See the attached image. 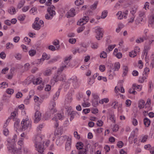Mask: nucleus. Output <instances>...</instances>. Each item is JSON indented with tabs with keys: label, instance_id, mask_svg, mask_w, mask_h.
Returning <instances> with one entry per match:
<instances>
[{
	"label": "nucleus",
	"instance_id": "1",
	"mask_svg": "<svg viewBox=\"0 0 154 154\" xmlns=\"http://www.w3.org/2000/svg\"><path fill=\"white\" fill-rule=\"evenodd\" d=\"M17 140V135L15 134L13 137L12 140L9 139H7V141L5 142L6 144L8 150L12 153V154H22V152L20 150H18L15 148L14 143Z\"/></svg>",
	"mask_w": 154,
	"mask_h": 154
},
{
	"label": "nucleus",
	"instance_id": "2",
	"mask_svg": "<svg viewBox=\"0 0 154 154\" xmlns=\"http://www.w3.org/2000/svg\"><path fill=\"white\" fill-rule=\"evenodd\" d=\"M42 139V137L40 135H38L35 136L33 139L36 150L41 154H42L44 152L43 147L41 143Z\"/></svg>",
	"mask_w": 154,
	"mask_h": 154
},
{
	"label": "nucleus",
	"instance_id": "3",
	"mask_svg": "<svg viewBox=\"0 0 154 154\" xmlns=\"http://www.w3.org/2000/svg\"><path fill=\"white\" fill-rule=\"evenodd\" d=\"M55 105V102L54 101H51L50 102L48 107L49 110L45 113V115L44 117L45 120L49 118L51 115L57 112V110L54 107Z\"/></svg>",
	"mask_w": 154,
	"mask_h": 154
},
{
	"label": "nucleus",
	"instance_id": "4",
	"mask_svg": "<svg viewBox=\"0 0 154 154\" xmlns=\"http://www.w3.org/2000/svg\"><path fill=\"white\" fill-rule=\"evenodd\" d=\"M89 20V18L88 16H85L82 19H80L79 21L77 22V24L78 25L82 26L78 29L77 32L78 33L82 32L84 29L85 27L82 25L86 24L88 21Z\"/></svg>",
	"mask_w": 154,
	"mask_h": 154
},
{
	"label": "nucleus",
	"instance_id": "5",
	"mask_svg": "<svg viewBox=\"0 0 154 154\" xmlns=\"http://www.w3.org/2000/svg\"><path fill=\"white\" fill-rule=\"evenodd\" d=\"M43 26V21L42 20H39L38 17H36L34 23L32 24V28L35 30H38L40 29L41 27Z\"/></svg>",
	"mask_w": 154,
	"mask_h": 154
},
{
	"label": "nucleus",
	"instance_id": "6",
	"mask_svg": "<svg viewBox=\"0 0 154 154\" xmlns=\"http://www.w3.org/2000/svg\"><path fill=\"white\" fill-rule=\"evenodd\" d=\"M65 77V75L64 74H60L59 72L54 75L53 78L51 80V83L54 84L55 82H57L58 81H63L64 78Z\"/></svg>",
	"mask_w": 154,
	"mask_h": 154
},
{
	"label": "nucleus",
	"instance_id": "7",
	"mask_svg": "<svg viewBox=\"0 0 154 154\" xmlns=\"http://www.w3.org/2000/svg\"><path fill=\"white\" fill-rule=\"evenodd\" d=\"M94 32L96 33V38L98 40H100L103 37V30L99 26L95 27L94 28Z\"/></svg>",
	"mask_w": 154,
	"mask_h": 154
},
{
	"label": "nucleus",
	"instance_id": "8",
	"mask_svg": "<svg viewBox=\"0 0 154 154\" xmlns=\"http://www.w3.org/2000/svg\"><path fill=\"white\" fill-rule=\"evenodd\" d=\"M21 126L22 127V130H25L28 128H31V123L30 121L28 119L26 118V119H23L21 122Z\"/></svg>",
	"mask_w": 154,
	"mask_h": 154
},
{
	"label": "nucleus",
	"instance_id": "9",
	"mask_svg": "<svg viewBox=\"0 0 154 154\" xmlns=\"http://www.w3.org/2000/svg\"><path fill=\"white\" fill-rule=\"evenodd\" d=\"M70 82H72V85L74 88H77L79 85L78 82V79L77 77L75 76H72L70 79L68 80Z\"/></svg>",
	"mask_w": 154,
	"mask_h": 154
},
{
	"label": "nucleus",
	"instance_id": "10",
	"mask_svg": "<svg viewBox=\"0 0 154 154\" xmlns=\"http://www.w3.org/2000/svg\"><path fill=\"white\" fill-rule=\"evenodd\" d=\"M148 40L146 41L145 43L144 46L149 47L150 48V45L154 43V36L152 35H150L148 36Z\"/></svg>",
	"mask_w": 154,
	"mask_h": 154
},
{
	"label": "nucleus",
	"instance_id": "11",
	"mask_svg": "<svg viewBox=\"0 0 154 154\" xmlns=\"http://www.w3.org/2000/svg\"><path fill=\"white\" fill-rule=\"evenodd\" d=\"M128 10H126L122 13L121 11H119L117 14L116 15L119 19H121L123 17L126 18L127 15L128 14Z\"/></svg>",
	"mask_w": 154,
	"mask_h": 154
},
{
	"label": "nucleus",
	"instance_id": "12",
	"mask_svg": "<svg viewBox=\"0 0 154 154\" xmlns=\"http://www.w3.org/2000/svg\"><path fill=\"white\" fill-rule=\"evenodd\" d=\"M75 15V10L73 8H72L68 11L66 15L67 18H70L71 17H73Z\"/></svg>",
	"mask_w": 154,
	"mask_h": 154
},
{
	"label": "nucleus",
	"instance_id": "13",
	"mask_svg": "<svg viewBox=\"0 0 154 154\" xmlns=\"http://www.w3.org/2000/svg\"><path fill=\"white\" fill-rule=\"evenodd\" d=\"M65 140V137L63 136H61L57 140L56 143L58 146H60L64 143Z\"/></svg>",
	"mask_w": 154,
	"mask_h": 154
},
{
	"label": "nucleus",
	"instance_id": "14",
	"mask_svg": "<svg viewBox=\"0 0 154 154\" xmlns=\"http://www.w3.org/2000/svg\"><path fill=\"white\" fill-rule=\"evenodd\" d=\"M41 114L38 111L36 112L35 114V119L34 120V122L35 123L38 122L41 119Z\"/></svg>",
	"mask_w": 154,
	"mask_h": 154
},
{
	"label": "nucleus",
	"instance_id": "15",
	"mask_svg": "<svg viewBox=\"0 0 154 154\" xmlns=\"http://www.w3.org/2000/svg\"><path fill=\"white\" fill-rule=\"evenodd\" d=\"M72 140L70 138H68L66 143V151H69L71 149Z\"/></svg>",
	"mask_w": 154,
	"mask_h": 154
},
{
	"label": "nucleus",
	"instance_id": "16",
	"mask_svg": "<svg viewBox=\"0 0 154 154\" xmlns=\"http://www.w3.org/2000/svg\"><path fill=\"white\" fill-rule=\"evenodd\" d=\"M18 109H16L11 114V116L10 118H11V119H12L13 120H15L17 119L16 117L17 115V111Z\"/></svg>",
	"mask_w": 154,
	"mask_h": 154
},
{
	"label": "nucleus",
	"instance_id": "17",
	"mask_svg": "<svg viewBox=\"0 0 154 154\" xmlns=\"http://www.w3.org/2000/svg\"><path fill=\"white\" fill-rule=\"evenodd\" d=\"M143 123L146 127H148L150 125V121L147 118H145L143 119Z\"/></svg>",
	"mask_w": 154,
	"mask_h": 154
},
{
	"label": "nucleus",
	"instance_id": "18",
	"mask_svg": "<svg viewBox=\"0 0 154 154\" xmlns=\"http://www.w3.org/2000/svg\"><path fill=\"white\" fill-rule=\"evenodd\" d=\"M76 146L77 149L78 150H81L83 149L84 144L82 142H79L77 143Z\"/></svg>",
	"mask_w": 154,
	"mask_h": 154
},
{
	"label": "nucleus",
	"instance_id": "19",
	"mask_svg": "<svg viewBox=\"0 0 154 154\" xmlns=\"http://www.w3.org/2000/svg\"><path fill=\"white\" fill-rule=\"evenodd\" d=\"M60 91L59 89L56 92L55 94L54 95L53 100L51 101H51H54L55 102V101L57 100L59 95L60 94Z\"/></svg>",
	"mask_w": 154,
	"mask_h": 154
},
{
	"label": "nucleus",
	"instance_id": "20",
	"mask_svg": "<svg viewBox=\"0 0 154 154\" xmlns=\"http://www.w3.org/2000/svg\"><path fill=\"white\" fill-rule=\"evenodd\" d=\"M116 46V45H109L108 46V48L106 49V51L107 53L109 52L110 51H112L113 49V48L115 47Z\"/></svg>",
	"mask_w": 154,
	"mask_h": 154
},
{
	"label": "nucleus",
	"instance_id": "21",
	"mask_svg": "<svg viewBox=\"0 0 154 154\" xmlns=\"http://www.w3.org/2000/svg\"><path fill=\"white\" fill-rule=\"evenodd\" d=\"M55 117H56V118H53L52 119L53 120H56V119H59L60 120H62L63 118V115H62L60 113H57V114H56L55 115Z\"/></svg>",
	"mask_w": 154,
	"mask_h": 154
},
{
	"label": "nucleus",
	"instance_id": "22",
	"mask_svg": "<svg viewBox=\"0 0 154 154\" xmlns=\"http://www.w3.org/2000/svg\"><path fill=\"white\" fill-rule=\"evenodd\" d=\"M29 12L31 14L35 15L37 14V8L35 7H34L32 8L29 11Z\"/></svg>",
	"mask_w": 154,
	"mask_h": 154
},
{
	"label": "nucleus",
	"instance_id": "23",
	"mask_svg": "<svg viewBox=\"0 0 154 154\" xmlns=\"http://www.w3.org/2000/svg\"><path fill=\"white\" fill-rule=\"evenodd\" d=\"M123 73L122 74V76H126L128 73V68L127 66H124L123 68Z\"/></svg>",
	"mask_w": 154,
	"mask_h": 154
},
{
	"label": "nucleus",
	"instance_id": "24",
	"mask_svg": "<svg viewBox=\"0 0 154 154\" xmlns=\"http://www.w3.org/2000/svg\"><path fill=\"white\" fill-rule=\"evenodd\" d=\"M145 103V102L143 100H140L138 103V107L140 109L143 108L144 107Z\"/></svg>",
	"mask_w": 154,
	"mask_h": 154
},
{
	"label": "nucleus",
	"instance_id": "25",
	"mask_svg": "<svg viewBox=\"0 0 154 154\" xmlns=\"http://www.w3.org/2000/svg\"><path fill=\"white\" fill-rule=\"evenodd\" d=\"M124 27V25L122 23H119L118 25V28L116 29V31L118 33Z\"/></svg>",
	"mask_w": 154,
	"mask_h": 154
},
{
	"label": "nucleus",
	"instance_id": "26",
	"mask_svg": "<svg viewBox=\"0 0 154 154\" xmlns=\"http://www.w3.org/2000/svg\"><path fill=\"white\" fill-rule=\"evenodd\" d=\"M50 58L49 56H48V55L45 53H44L43 54L42 56V58L40 59V60L41 61L42 60L43 61L45 60H48Z\"/></svg>",
	"mask_w": 154,
	"mask_h": 154
},
{
	"label": "nucleus",
	"instance_id": "27",
	"mask_svg": "<svg viewBox=\"0 0 154 154\" xmlns=\"http://www.w3.org/2000/svg\"><path fill=\"white\" fill-rule=\"evenodd\" d=\"M150 49L149 47L146 46V47L144 46V49L143 50V56H145V58L146 57V56L147 55L148 50Z\"/></svg>",
	"mask_w": 154,
	"mask_h": 154
},
{
	"label": "nucleus",
	"instance_id": "28",
	"mask_svg": "<svg viewBox=\"0 0 154 154\" xmlns=\"http://www.w3.org/2000/svg\"><path fill=\"white\" fill-rule=\"evenodd\" d=\"M135 136V131H133L131 132L130 136L129 137V140H131V143H132V140L133 139V138Z\"/></svg>",
	"mask_w": 154,
	"mask_h": 154
},
{
	"label": "nucleus",
	"instance_id": "29",
	"mask_svg": "<svg viewBox=\"0 0 154 154\" xmlns=\"http://www.w3.org/2000/svg\"><path fill=\"white\" fill-rule=\"evenodd\" d=\"M9 13L11 14H14L16 12L15 8L14 7H11L8 11Z\"/></svg>",
	"mask_w": 154,
	"mask_h": 154
},
{
	"label": "nucleus",
	"instance_id": "30",
	"mask_svg": "<svg viewBox=\"0 0 154 154\" xmlns=\"http://www.w3.org/2000/svg\"><path fill=\"white\" fill-rule=\"evenodd\" d=\"M42 81L41 80H40L39 78H37L36 79H34L33 82V83L34 85H38L39 84L42 82Z\"/></svg>",
	"mask_w": 154,
	"mask_h": 154
},
{
	"label": "nucleus",
	"instance_id": "31",
	"mask_svg": "<svg viewBox=\"0 0 154 154\" xmlns=\"http://www.w3.org/2000/svg\"><path fill=\"white\" fill-rule=\"evenodd\" d=\"M15 121V122L14 124V127L16 128H19V124H20V121L18 119H17Z\"/></svg>",
	"mask_w": 154,
	"mask_h": 154
},
{
	"label": "nucleus",
	"instance_id": "32",
	"mask_svg": "<svg viewBox=\"0 0 154 154\" xmlns=\"http://www.w3.org/2000/svg\"><path fill=\"white\" fill-rule=\"evenodd\" d=\"M107 11H104L102 13L101 17L102 19H104L107 15Z\"/></svg>",
	"mask_w": 154,
	"mask_h": 154
},
{
	"label": "nucleus",
	"instance_id": "33",
	"mask_svg": "<svg viewBox=\"0 0 154 154\" xmlns=\"http://www.w3.org/2000/svg\"><path fill=\"white\" fill-rule=\"evenodd\" d=\"M25 2V1L24 0H23L20 1L18 5V8H20L23 6Z\"/></svg>",
	"mask_w": 154,
	"mask_h": 154
},
{
	"label": "nucleus",
	"instance_id": "34",
	"mask_svg": "<svg viewBox=\"0 0 154 154\" xmlns=\"http://www.w3.org/2000/svg\"><path fill=\"white\" fill-rule=\"evenodd\" d=\"M29 53L30 56L32 57L35 54L36 51L34 49L31 50L29 51Z\"/></svg>",
	"mask_w": 154,
	"mask_h": 154
},
{
	"label": "nucleus",
	"instance_id": "35",
	"mask_svg": "<svg viewBox=\"0 0 154 154\" xmlns=\"http://www.w3.org/2000/svg\"><path fill=\"white\" fill-rule=\"evenodd\" d=\"M98 4V2L97 1L95 2L91 6V8L93 10H94L96 8L97 4Z\"/></svg>",
	"mask_w": 154,
	"mask_h": 154
},
{
	"label": "nucleus",
	"instance_id": "36",
	"mask_svg": "<svg viewBox=\"0 0 154 154\" xmlns=\"http://www.w3.org/2000/svg\"><path fill=\"white\" fill-rule=\"evenodd\" d=\"M52 74L51 70L50 69H47L44 72V74L45 75L48 76Z\"/></svg>",
	"mask_w": 154,
	"mask_h": 154
},
{
	"label": "nucleus",
	"instance_id": "37",
	"mask_svg": "<svg viewBox=\"0 0 154 154\" xmlns=\"http://www.w3.org/2000/svg\"><path fill=\"white\" fill-rule=\"evenodd\" d=\"M137 8L136 7L132 8L131 10L130 11V12L132 15H134V14L137 11Z\"/></svg>",
	"mask_w": 154,
	"mask_h": 154
},
{
	"label": "nucleus",
	"instance_id": "38",
	"mask_svg": "<svg viewBox=\"0 0 154 154\" xmlns=\"http://www.w3.org/2000/svg\"><path fill=\"white\" fill-rule=\"evenodd\" d=\"M109 101V100L107 98H104L100 101V104H103L104 102L107 103Z\"/></svg>",
	"mask_w": 154,
	"mask_h": 154
},
{
	"label": "nucleus",
	"instance_id": "39",
	"mask_svg": "<svg viewBox=\"0 0 154 154\" xmlns=\"http://www.w3.org/2000/svg\"><path fill=\"white\" fill-rule=\"evenodd\" d=\"M14 45L12 43L10 42L8 43L6 45V48L7 49L12 48H13Z\"/></svg>",
	"mask_w": 154,
	"mask_h": 154
},
{
	"label": "nucleus",
	"instance_id": "40",
	"mask_svg": "<svg viewBox=\"0 0 154 154\" xmlns=\"http://www.w3.org/2000/svg\"><path fill=\"white\" fill-rule=\"evenodd\" d=\"M8 83H7L5 82H2L0 85V88H6L5 86L6 85L7 86V87H8Z\"/></svg>",
	"mask_w": 154,
	"mask_h": 154
},
{
	"label": "nucleus",
	"instance_id": "41",
	"mask_svg": "<svg viewBox=\"0 0 154 154\" xmlns=\"http://www.w3.org/2000/svg\"><path fill=\"white\" fill-rule=\"evenodd\" d=\"M120 65L119 62L115 63L114 65L115 69L116 70H118L120 68Z\"/></svg>",
	"mask_w": 154,
	"mask_h": 154
},
{
	"label": "nucleus",
	"instance_id": "42",
	"mask_svg": "<svg viewBox=\"0 0 154 154\" xmlns=\"http://www.w3.org/2000/svg\"><path fill=\"white\" fill-rule=\"evenodd\" d=\"M67 66L65 64L64 65H63L60 68H59L57 72H59L62 71L64 69L66 68Z\"/></svg>",
	"mask_w": 154,
	"mask_h": 154
},
{
	"label": "nucleus",
	"instance_id": "43",
	"mask_svg": "<svg viewBox=\"0 0 154 154\" xmlns=\"http://www.w3.org/2000/svg\"><path fill=\"white\" fill-rule=\"evenodd\" d=\"M77 113L76 112L72 111L70 113V121H71L74 118V116Z\"/></svg>",
	"mask_w": 154,
	"mask_h": 154
},
{
	"label": "nucleus",
	"instance_id": "44",
	"mask_svg": "<svg viewBox=\"0 0 154 154\" xmlns=\"http://www.w3.org/2000/svg\"><path fill=\"white\" fill-rule=\"evenodd\" d=\"M75 4L77 6H79L81 5L83 3L82 0H76L75 2Z\"/></svg>",
	"mask_w": 154,
	"mask_h": 154
},
{
	"label": "nucleus",
	"instance_id": "45",
	"mask_svg": "<svg viewBox=\"0 0 154 154\" xmlns=\"http://www.w3.org/2000/svg\"><path fill=\"white\" fill-rule=\"evenodd\" d=\"M146 79V76L140 77L139 78V81L141 83H143L144 82V80Z\"/></svg>",
	"mask_w": 154,
	"mask_h": 154
},
{
	"label": "nucleus",
	"instance_id": "46",
	"mask_svg": "<svg viewBox=\"0 0 154 154\" xmlns=\"http://www.w3.org/2000/svg\"><path fill=\"white\" fill-rule=\"evenodd\" d=\"M137 52L134 51H132L131 52L129 53V56L132 57H134L136 55Z\"/></svg>",
	"mask_w": 154,
	"mask_h": 154
},
{
	"label": "nucleus",
	"instance_id": "47",
	"mask_svg": "<svg viewBox=\"0 0 154 154\" xmlns=\"http://www.w3.org/2000/svg\"><path fill=\"white\" fill-rule=\"evenodd\" d=\"M23 139L21 138L20 140H19V141H18V142H17L18 144V145H19L20 146V147L19 148L20 150L18 149V150H20V149H21L20 148L22 147V146L23 145ZM20 151L21 152V151Z\"/></svg>",
	"mask_w": 154,
	"mask_h": 154
},
{
	"label": "nucleus",
	"instance_id": "48",
	"mask_svg": "<svg viewBox=\"0 0 154 154\" xmlns=\"http://www.w3.org/2000/svg\"><path fill=\"white\" fill-rule=\"evenodd\" d=\"M14 90L11 88H8L6 91V93L10 94H11L14 93Z\"/></svg>",
	"mask_w": 154,
	"mask_h": 154
},
{
	"label": "nucleus",
	"instance_id": "49",
	"mask_svg": "<svg viewBox=\"0 0 154 154\" xmlns=\"http://www.w3.org/2000/svg\"><path fill=\"white\" fill-rule=\"evenodd\" d=\"M72 97H68L65 100V103H70L72 101Z\"/></svg>",
	"mask_w": 154,
	"mask_h": 154
},
{
	"label": "nucleus",
	"instance_id": "50",
	"mask_svg": "<svg viewBox=\"0 0 154 154\" xmlns=\"http://www.w3.org/2000/svg\"><path fill=\"white\" fill-rule=\"evenodd\" d=\"M100 57L102 58H105L107 57L106 53L104 51H103L102 53H100Z\"/></svg>",
	"mask_w": 154,
	"mask_h": 154
},
{
	"label": "nucleus",
	"instance_id": "51",
	"mask_svg": "<svg viewBox=\"0 0 154 154\" xmlns=\"http://www.w3.org/2000/svg\"><path fill=\"white\" fill-rule=\"evenodd\" d=\"M144 42L143 40L141 37H140L136 40V42L137 43H140Z\"/></svg>",
	"mask_w": 154,
	"mask_h": 154
},
{
	"label": "nucleus",
	"instance_id": "52",
	"mask_svg": "<svg viewBox=\"0 0 154 154\" xmlns=\"http://www.w3.org/2000/svg\"><path fill=\"white\" fill-rule=\"evenodd\" d=\"M92 105L96 107L98 104V100H93L92 101Z\"/></svg>",
	"mask_w": 154,
	"mask_h": 154
},
{
	"label": "nucleus",
	"instance_id": "53",
	"mask_svg": "<svg viewBox=\"0 0 154 154\" xmlns=\"http://www.w3.org/2000/svg\"><path fill=\"white\" fill-rule=\"evenodd\" d=\"M30 64L29 63H26L24 66V68L25 71H27L29 68Z\"/></svg>",
	"mask_w": 154,
	"mask_h": 154
},
{
	"label": "nucleus",
	"instance_id": "54",
	"mask_svg": "<svg viewBox=\"0 0 154 154\" xmlns=\"http://www.w3.org/2000/svg\"><path fill=\"white\" fill-rule=\"evenodd\" d=\"M123 143L122 141H119L117 144V146L119 148H122L123 146Z\"/></svg>",
	"mask_w": 154,
	"mask_h": 154
},
{
	"label": "nucleus",
	"instance_id": "55",
	"mask_svg": "<svg viewBox=\"0 0 154 154\" xmlns=\"http://www.w3.org/2000/svg\"><path fill=\"white\" fill-rule=\"evenodd\" d=\"M129 92L130 94H133L134 95H135L137 94V92L134 90V88H131L129 90Z\"/></svg>",
	"mask_w": 154,
	"mask_h": 154
},
{
	"label": "nucleus",
	"instance_id": "56",
	"mask_svg": "<svg viewBox=\"0 0 154 154\" xmlns=\"http://www.w3.org/2000/svg\"><path fill=\"white\" fill-rule=\"evenodd\" d=\"M71 58L70 57H66L64 61L65 63V64L67 65L68 63L69 62V60L71 59Z\"/></svg>",
	"mask_w": 154,
	"mask_h": 154
},
{
	"label": "nucleus",
	"instance_id": "57",
	"mask_svg": "<svg viewBox=\"0 0 154 154\" xmlns=\"http://www.w3.org/2000/svg\"><path fill=\"white\" fill-rule=\"evenodd\" d=\"M103 122L101 120L97 121V125L98 126L100 127L103 125Z\"/></svg>",
	"mask_w": 154,
	"mask_h": 154
},
{
	"label": "nucleus",
	"instance_id": "58",
	"mask_svg": "<svg viewBox=\"0 0 154 154\" xmlns=\"http://www.w3.org/2000/svg\"><path fill=\"white\" fill-rule=\"evenodd\" d=\"M149 20L151 23L154 24V13L151 16Z\"/></svg>",
	"mask_w": 154,
	"mask_h": 154
},
{
	"label": "nucleus",
	"instance_id": "59",
	"mask_svg": "<svg viewBox=\"0 0 154 154\" xmlns=\"http://www.w3.org/2000/svg\"><path fill=\"white\" fill-rule=\"evenodd\" d=\"M9 132V131L7 128H4L3 130V134L5 136H7Z\"/></svg>",
	"mask_w": 154,
	"mask_h": 154
},
{
	"label": "nucleus",
	"instance_id": "60",
	"mask_svg": "<svg viewBox=\"0 0 154 154\" xmlns=\"http://www.w3.org/2000/svg\"><path fill=\"white\" fill-rule=\"evenodd\" d=\"M25 17V16L24 15H20L18 17V19L19 20L23 21Z\"/></svg>",
	"mask_w": 154,
	"mask_h": 154
},
{
	"label": "nucleus",
	"instance_id": "61",
	"mask_svg": "<svg viewBox=\"0 0 154 154\" xmlns=\"http://www.w3.org/2000/svg\"><path fill=\"white\" fill-rule=\"evenodd\" d=\"M69 42L70 43L73 44L76 42V40L75 38H70L69 39Z\"/></svg>",
	"mask_w": 154,
	"mask_h": 154
},
{
	"label": "nucleus",
	"instance_id": "62",
	"mask_svg": "<svg viewBox=\"0 0 154 154\" xmlns=\"http://www.w3.org/2000/svg\"><path fill=\"white\" fill-rule=\"evenodd\" d=\"M79 49V50L81 51V53L83 52H85L86 51V48L83 46H81Z\"/></svg>",
	"mask_w": 154,
	"mask_h": 154
},
{
	"label": "nucleus",
	"instance_id": "63",
	"mask_svg": "<svg viewBox=\"0 0 154 154\" xmlns=\"http://www.w3.org/2000/svg\"><path fill=\"white\" fill-rule=\"evenodd\" d=\"M145 14V13L144 11H141L139 12V17H144V16Z\"/></svg>",
	"mask_w": 154,
	"mask_h": 154
},
{
	"label": "nucleus",
	"instance_id": "64",
	"mask_svg": "<svg viewBox=\"0 0 154 154\" xmlns=\"http://www.w3.org/2000/svg\"><path fill=\"white\" fill-rule=\"evenodd\" d=\"M78 154H86V149H83L79 151Z\"/></svg>",
	"mask_w": 154,
	"mask_h": 154
}]
</instances>
